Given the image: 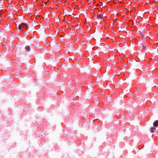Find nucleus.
I'll use <instances>...</instances> for the list:
<instances>
[{
    "label": "nucleus",
    "instance_id": "f257e3e1",
    "mask_svg": "<svg viewBox=\"0 0 158 158\" xmlns=\"http://www.w3.org/2000/svg\"><path fill=\"white\" fill-rule=\"evenodd\" d=\"M27 24L24 23H22L18 26L19 31L20 32H25V30L27 29Z\"/></svg>",
    "mask_w": 158,
    "mask_h": 158
},
{
    "label": "nucleus",
    "instance_id": "f03ea898",
    "mask_svg": "<svg viewBox=\"0 0 158 158\" xmlns=\"http://www.w3.org/2000/svg\"><path fill=\"white\" fill-rule=\"evenodd\" d=\"M153 125L155 127H157L158 126V120H156L154 122Z\"/></svg>",
    "mask_w": 158,
    "mask_h": 158
},
{
    "label": "nucleus",
    "instance_id": "39448f33",
    "mask_svg": "<svg viewBox=\"0 0 158 158\" xmlns=\"http://www.w3.org/2000/svg\"><path fill=\"white\" fill-rule=\"evenodd\" d=\"M156 130V128L155 127H152L151 128L150 131L152 133H153Z\"/></svg>",
    "mask_w": 158,
    "mask_h": 158
},
{
    "label": "nucleus",
    "instance_id": "7ed1b4c3",
    "mask_svg": "<svg viewBox=\"0 0 158 158\" xmlns=\"http://www.w3.org/2000/svg\"><path fill=\"white\" fill-rule=\"evenodd\" d=\"M25 49L27 51V52H29L30 50V47L28 46H26L25 48Z\"/></svg>",
    "mask_w": 158,
    "mask_h": 158
},
{
    "label": "nucleus",
    "instance_id": "20e7f679",
    "mask_svg": "<svg viewBox=\"0 0 158 158\" xmlns=\"http://www.w3.org/2000/svg\"><path fill=\"white\" fill-rule=\"evenodd\" d=\"M97 17L98 19H102L103 17V16L102 15L99 14L97 15Z\"/></svg>",
    "mask_w": 158,
    "mask_h": 158
}]
</instances>
